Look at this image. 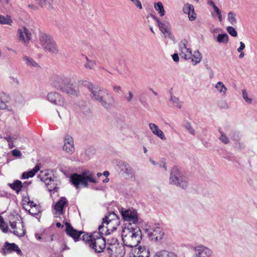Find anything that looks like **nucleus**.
<instances>
[{"label":"nucleus","instance_id":"1","mask_svg":"<svg viewBox=\"0 0 257 257\" xmlns=\"http://www.w3.org/2000/svg\"><path fill=\"white\" fill-rule=\"evenodd\" d=\"M114 212L110 213L109 215L103 218L102 224L98 226V232H94L93 234L84 235L82 236L90 249L96 253L102 252L106 246V242L104 234H106L112 225L115 223L118 225V220Z\"/></svg>","mask_w":257,"mask_h":257},{"label":"nucleus","instance_id":"2","mask_svg":"<svg viewBox=\"0 0 257 257\" xmlns=\"http://www.w3.org/2000/svg\"><path fill=\"white\" fill-rule=\"evenodd\" d=\"M87 88L90 92V97L93 101L98 102L105 108L109 109L114 104V99L109 92L97 85L88 83Z\"/></svg>","mask_w":257,"mask_h":257},{"label":"nucleus","instance_id":"3","mask_svg":"<svg viewBox=\"0 0 257 257\" xmlns=\"http://www.w3.org/2000/svg\"><path fill=\"white\" fill-rule=\"evenodd\" d=\"M50 85L60 92L69 95H77L78 90L73 87L70 76L65 74L55 75L50 78Z\"/></svg>","mask_w":257,"mask_h":257},{"label":"nucleus","instance_id":"4","mask_svg":"<svg viewBox=\"0 0 257 257\" xmlns=\"http://www.w3.org/2000/svg\"><path fill=\"white\" fill-rule=\"evenodd\" d=\"M122 240L125 246L134 247L139 244L142 239V232L137 224L126 223L121 233Z\"/></svg>","mask_w":257,"mask_h":257},{"label":"nucleus","instance_id":"5","mask_svg":"<svg viewBox=\"0 0 257 257\" xmlns=\"http://www.w3.org/2000/svg\"><path fill=\"white\" fill-rule=\"evenodd\" d=\"M70 181L76 189H79L80 186L87 188L88 183L97 184V178L95 174L89 170H84L81 174H72L70 176Z\"/></svg>","mask_w":257,"mask_h":257},{"label":"nucleus","instance_id":"6","mask_svg":"<svg viewBox=\"0 0 257 257\" xmlns=\"http://www.w3.org/2000/svg\"><path fill=\"white\" fill-rule=\"evenodd\" d=\"M39 43L44 50L51 54H57L58 49L52 37L47 34L41 33L39 37Z\"/></svg>","mask_w":257,"mask_h":257},{"label":"nucleus","instance_id":"7","mask_svg":"<svg viewBox=\"0 0 257 257\" xmlns=\"http://www.w3.org/2000/svg\"><path fill=\"white\" fill-rule=\"evenodd\" d=\"M169 180L171 184L184 189H186L188 185V178L176 167L171 170Z\"/></svg>","mask_w":257,"mask_h":257},{"label":"nucleus","instance_id":"8","mask_svg":"<svg viewBox=\"0 0 257 257\" xmlns=\"http://www.w3.org/2000/svg\"><path fill=\"white\" fill-rule=\"evenodd\" d=\"M46 98L47 100L51 103L62 107L61 110H57V112L60 117H61L60 111H61L63 114L67 113V101L64 97L60 93L55 91L50 92L47 94Z\"/></svg>","mask_w":257,"mask_h":257},{"label":"nucleus","instance_id":"9","mask_svg":"<svg viewBox=\"0 0 257 257\" xmlns=\"http://www.w3.org/2000/svg\"><path fill=\"white\" fill-rule=\"evenodd\" d=\"M10 225L13 229L11 232L15 235L19 237L23 236L26 232L24 229L23 222L20 220L18 218H15L13 217L10 221Z\"/></svg>","mask_w":257,"mask_h":257},{"label":"nucleus","instance_id":"10","mask_svg":"<svg viewBox=\"0 0 257 257\" xmlns=\"http://www.w3.org/2000/svg\"><path fill=\"white\" fill-rule=\"evenodd\" d=\"M121 214L125 221L129 222L132 225L137 224L138 222V215L137 211L133 208L124 209L120 211Z\"/></svg>","mask_w":257,"mask_h":257},{"label":"nucleus","instance_id":"11","mask_svg":"<svg viewBox=\"0 0 257 257\" xmlns=\"http://www.w3.org/2000/svg\"><path fill=\"white\" fill-rule=\"evenodd\" d=\"M192 251V257H210L213 253L211 249L203 245L195 246Z\"/></svg>","mask_w":257,"mask_h":257},{"label":"nucleus","instance_id":"12","mask_svg":"<svg viewBox=\"0 0 257 257\" xmlns=\"http://www.w3.org/2000/svg\"><path fill=\"white\" fill-rule=\"evenodd\" d=\"M150 237L155 241L161 240L164 234V232L159 225L155 224L147 229Z\"/></svg>","mask_w":257,"mask_h":257},{"label":"nucleus","instance_id":"13","mask_svg":"<svg viewBox=\"0 0 257 257\" xmlns=\"http://www.w3.org/2000/svg\"><path fill=\"white\" fill-rule=\"evenodd\" d=\"M188 42L186 39H183L179 44V54L182 58L185 60H190L192 55L191 49L187 47Z\"/></svg>","mask_w":257,"mask_h":257},{"label":"nucleus","instance_id":"14","mask_svg":"<svg viewBox=\"0 0 257 257\" xmlns=\"http://www.w3.org/2000/svg\"><path fill=\"white\" fill-rule=\"evenodd\" d=\"M19 40L27 45L31 39V33L29 29L24 27L18 29Z\"/></svg>","mask_w":257,"mask_h":257},{"label":"nucleus","instance_id":"15","mask_svg":"<svg viewBox=\"0 0 257 257\" xmlns=\"http://www.w3.org/2000/svg\"><path fill=\"white\" fill-rule=\"evenodd\" d=\"M160 31L163 34L165 38L169 37L171 34V25L170 23L167 21H159L157 23Z\"/></svg>","mask_w":257,"mask_h":257},{"label":"nucleus","instance_id":"16","mask_svg":"<svg viewBox=\"0 0 257 257\" xmlns=\"http://www.w3.org/2000/svg\"><path fill=\"white\" fill-rule=\"evenodd\" d=\"M64 144L63 146V150L69 154H72L74 151V147L73 138L69 135L64 137Z\"/></svg>","mask_w":257,"mask_h":257},{"label":"nucleus","instance_id":"17","mask_svg":"<svg viewBox=\"0 0 257 257\" xmlns=\"http://www.w3.org/2000/svg\"><path fill=\"white\" fill-rule=\"evenodd\" d=\"M150 251L145 246L135 248L130 254V257H149Z\"/></svg>","mask_w":257,"mask_h":257},{"label":"nucleus","instance_id":"18","mask_svg":"<svg viewBox=\"0 0 257 257\" xmlns=\"http://www.w3.org/2000/svg\"><path fill=\"white\" fill-rule=\"evenodd\" d=\"M3 250V253L4 254H6L7 253H11L13 251H16L18 254H21L22 252L18 245L14 243H10L8 242H5Z\"/></svg>","mask_w":257,"mask_h":257},{"label":"nucleus","instance_id":"19","mask_svg":"<svg viewBox=\"0 0 257 257\" xmlns=\"http://www.w3.org/2000/svg\"><path fill=\"white\" fill-rule=\"evenodd\" d=\"M66 232L69 236L73 238L75 240L77 239L82 233V232L74 229L68 222L65 223Z\"/></svg>","mask_w":257,"mask_h":257},{"label":"nucleus","instance_id":"20","mask_svg":"<svg viewBox=\"0 0 257 257\" xmlns=\"http://www.w3.org/2000/svg\"><path fill=\"white\" fill-rule=\"evenodd\" d=\"M183 11L188 15L189 20L192 21L196 19V14L194 13V6L189 4H186L183 8Z\"/></svg>","mask_w":257,"mask_h":257},{"label":"nucleus","instance_id":"21","mask_svg":"<svg viewBox=\"0 0 257 257\" xmlns=\"http://www.w3.org/2000/svg\"><path fill=\"white\" fill-rule=\"evenodd\" d=\"M149 126L150 129L154 135L157 136L162 140H166V138L165 137L164 133L160 129H159L157 125L154 123H150L149 124Z\"/></svg>","mask_w":257,"mask_h":257},{"label":"nucleus","instance_id":"22","mask_svg":"<svg viewBox=\"0 0 257 257\" xmlns=\"http://www.w3.org/2000/svg\"><path fill=\"white\" fill-rule=\"evenodd\" d=\"M68 201L65 197H61L55 205V209L57 211L58 214H62L63 213V208Z\"/></svg>","mask_w":257,"mask_h":257},{"label":"nucleus","instance_id":"23","mask_svg":"<svg viewBox=\"0 0 257 257\" xmlns=\"http://www.w3.org/2000/svg\"><path fill=\"white\" fill-rule=\"evenodd\" d=\"M202 58V56L201 53L198 50H196L192 54L190 59L191 60V62L193 65H196L201 62Z\"/></svg>","mask_w":257,"mask_h":257},{"label":"nucleus","instance_id":"24","mask_svg":"<svg viewBox=\"0 0 257 257\" xmlns=\"http://www.w3.org/2000/svg\"><path fill=\"white\" fill-rule=\"evenodd\" d=\"M8 185L12 189L15 191L17 194L20 192L23 187L22 182L18 180L14 181L13 183H9Z\"/></svg>","mask_w":257,"mask_h":257},{"label":"nucleus","instance_id":"25","mask_svg":"<svg viewBox=\"0 0 257 257\" xmlns=\"http://www.w3.org/2000/svg\"><path fill=\"white\" fill-rule=\"evenodd\" d=\"M52 176L51 173H49L48 171L41 172V180L45 183L46 184L49 185L52 181Z\"/></svg>","mask_w":257,"mask_h":257},{"label":"nucleus","instance_id":"26","mask_svg":"<svg viewBox=\"0 0 257 257\" xmlns=\"http://www.w3.org/2000/svg\"><path fill=\"white\" fill-rule=\"evenodd\" d=\"M40 170L39 165H36L35 168L30 171L24 172L22 175L21 179H25L33 177L35 174Z\"/></svg>","mask_w":257,"mask_h":257},{"label":"nucleus","instance_id":"27","mask_svg":"<svg viewBox=\"0 0 257 257\" xmlns=\"http://www.w3.org/2000/svg\"><path fill=\"white\" fill-rule=\"evenodd\" d=\"M154 257H178V256L174 252L163 250L157 252Z\"/></svg>","mask_w":257,"mask_h":257},{"label":"nucleus","instance_id":"28","mask_svg":"<svg viewBox=\"0 0 257 257\" xmlns=\"http://www.w3.org/2000/svg\"><path fill=\"white\" fill-rule=\"evenodd\" d=\"M23 60L27 66L29 67H38V64L32 58L24 55L23 56Z\"/></svg>","mask_w":257,"mask_h":257},{"label":"nucleus","instance_id":"29","mask_svg":"<svg viewBox=\"0 0 257 257\" xmlns=\"http://www.w3.org/2000/svg\"><path fill=\"white\" fill-rule=\"evenodd\" d=\"M154 8L158 13L160 17H163L165 15V11L162 2H159L154 4Z\"/></svg>","mask_w":257,"mask_h":257},{"label":"nucleus","instance_id":"30","mask_svg":"<svg viewBox=\"0 0 257 257\" xmlns=\"http://www.w3.org/2000/svg\"><path fill=\"white\" fill-rule=\"evenodd\" d=\"M122 169L127 175L131 177H134L135 176V172L133 168L127 163H123V168Z\"/></svg>","mask_w":257,"mask_h":257},{"label":"nucleus","instance_id":"31","mask_svg":"<svg viewBox=\"0 0 257 257\" xmlns=\"http://www.w3.org/2000/svg\"><path fill=\"white\" fill-rule=\"evenodd\" d=\"M35 2L38 6L43 8L47 6L51 7L53 4V0H35Z\"/></svg>","mask_w":257,"mask_h":257},{"label":"nucleus","instance_id":"32","mask_svg":"<svg viewBox=\"0 0 257 257\" xmlns=\"http://www.w3.org/2000/svg\"><path fill=\"white\" fill-rule=\"evenodd\" d=\"M215 88L220 93L224 95L226 94L227 91V88L221 81L218 82L215 84Z\"/></svg>","mask_w":257,"mask_h":257},{"label":"nucleus","instance_id":"33","mask_svg":"<svg viewBox=\"0 0 257 257\" xmlns=\"http://www.w3.org/2000/svg\"><path fill=\"white\" fill-rule=\"evenodd\" d=\"M13 22L10 16L0 15V23L2 25H8L12 26Z\"/></svg>","mask_w":257,"mask_h":257},{"label":"nucleus","instance_id":"34","mask_svg":"<svg viewBox=\"0 0 257 257\" xmlns=\"http://www.w3.org/2000/svg\"><path fill=\"white\" fill-rule=\"evenodd\" d=\"M183 126L190 134L193 136H195L196 135V131L193 128L192 124L190 122L188 121H186L183 124Z\"/></svg>","mask_w":257,"mask_h":257},{"label":"nucleus","instance_id":"35","mask_svg":"<svg viewBox=\"0 0 257 257\" xmlns=\"http://www.w3.org/2000/svg\"><path fill=\"white\" fill-rule=\"evenodd\" d=\"M218 131L220 134V136L218 138L219 141L224 144H228L230 143L229 139L226 135L221 130L220 128L218 129Z\"/></svg>","mask_w":257,"mask_h":257},{"label":"nucleus","instance_id":"36","mask_svg":"<svg viewBox=\"0 0 257 257\" xmlns=\"http://www.w3.org/2000/svg\"><path fill=\"white\" fill-rule=\"evenodd\" d=\"M19 136V134H15L13 136L9 135L5 138V139L8 142L9 145L11 148L14 147L13 145V141L14 140H16L18 138Z\"/></svg>","mask_w":257,"mask_h":257},{"label":"nucleus","instance_id":"37","mask_svg":"<svg viewBox=\"0 0 257 257\" xmlns=\"http://www.w3.org/2000/svg\"><path fill=\"white\" fill-rule=\"evenodd\" d=\"M227 19L229 22L232 25H234L237 23L236 15L233 12H230L228 14Z\"/></svg>","mask_w":257,"mask_h":257},{"label":"nucleus","instance_id":"38","mask_svg":"<svg viewBox=\"0 0 257 257\" xmlns=\"http://www.w3.org/2000/svg\"><path fill=\"white\" fill-rule=\"evenodd\" d=\"M86 62L84 65V67L87 69H92L96 64L95 61L88 59L87 57H86Z\"/></svg>","mask_w":257,"mask_h":257},{"label":"nucleus","instance_id":"39","mask_svg":"<svg viewBox=\"0 0 257 257\" xmlns=\"http://www.w3.org/2000/svg\"><path fill=\"white\" fill-rule=\"evenodd\" d=\"M217 40L219 43H227L228 41V36L226 34H219Z\"/></svg>","mask_w":257,"mask_h":257},{"label":"nucleus","instance_id":"40","mask_svg":"<svg viewBox=\"0 0 257 257\" xmlns=\"http://www.w3.org/2000/svg\"><path fill=\"white\" fill-rule=\"evenodd\" d=\"M170 100L175 104L178 108H181L182 103L180 101L178 97L171 95Z\"/></svg>","mask_w":257,"mask_h":257},{"label":"nucleus","instance_id":"41","mask_svg":"<svg viewBox=\"0 0 257 257\" xmlns=\"http://www.w3.org/2000/svg\"><path fill=\"white\" fill-rule=\"evenodd\" d=\"M0 228L4 232L8 231V226L4 221V218L0 215Z\"/></svg>","mask_w":257,"mask_h":257},{"label":"nucleus","instance_id":"42","mask_svg":"<svg viewBox=\"0 0 257 257\" xmlns=\"http://www.w3.org/2000/svg\"><path fill=\"white\" fill-rule=\"evenodd\" d=\"M227 32L232 37H235L237 35V33L235 29L231 27L228 26L226 28Z\"/></svg>","mask_w":257,"mask_h":257},{"label":"nucleus","instance_id":"43","mask_svg":"<svg viewBox=\"0 0 257 257\" xmlns=\"http://www.w3.org/2000/svg\"><path fill=\"white\" fill-rule=\"evenodd\" d=\"M14 97L15 101L19 103H21L24 101V98L22 94L20 93H15Z\"/></svg>","mask_w":257,"mask_h":257},{"label":"nucleus","instance_id":"44","mask_svg":"<svg viewBox=\"0 0 257 257\" xmlns=\"http://www.w3.org/2000/svg\"><path fill=\"white\" fill-rule=\"evenodd\" d=\"M242 97L246 101V102H247L248 103H251L252 102V99L248 97L247 93L246 92L245 90L242 89Z\"/></svg>","mask_w":257,"mask_h":257},{"label":"nucleus","instance_id":"45","mask_svg":"<svg viewBox=\"0 0 257 257\" xmlns=\"http://www.w3.org/2000/svg\"><path fill=\"white\" fill-rule=\"evenodd\" d=\"M241 135L238 132H234L232 135V138L235 141L238 142L240 139Z\"/></svg>","mask_w":257,"mask_h":257},{"label":"nucleus","instance_id":"46","mask_svg":"<svg viewBox=\"0 0 257 257\" xmlns=\"http://www.w3.org/2000/svg\"><path fill=\"white\" fill-rule=\"evenodd\" d=\"M133 97H134L133 93L131 91H129L128 92V96L127 95H125L124 96L125 99L128 102H130L131 101H132V100L133 99Z\"/></svg>","mask_w":257,"mask_h":257},{"label":"nucleus","instance_id":"47","mask_svg":"<svg viewBox=\"0 0 257 257\" xmlns=\"http://www.w3.org/2000/svg\"><path fill=\"white\" fill-rule=\"evenodd\" d=\"M136 7H137L139 9H142V5L140 1L139 0H131Z\"/></svg>","mask_w":257,"mask_h":257},{"label":"nucleus","instance_id":"48","mask_svg":"<svg viewBox=\"0 0 257 257\" xmlns=\"http://www.w3.org/2000/svg\"><path fill=\"white\" fill-rule=\"evenodd\" d=\"M12 154L15 157H21L22 155V154L21 152L17 149H15L12 151Z\"/></svg>","mask_w":257,"mask_h":257},{"label":"nucleus","instance_id":"49","mask_svg":"<svg viewBox=\"0 0 257 257\" xmlns=\"http://www.w3.org/2000/svg\"><path fill=\"white\" fill-rule=\"evenodd\" d=\"M113 91L117 93H119L121 91V88L120 86L115 85L113 86Z\"/></svg>","mask_w":257,"mask_h":257},{"label":"nucleus","instance_id":"50","mask_svg":"<svg viewBox=\"0 0 257 257\" xmlns=\"http://www.w3.org/2000/svg\"><path fill=\"white\" fill-rule=\"evenodd\" d=\"M239 47L237 49V51L242 50L243 51L245 48V44L242 42H240Z\"/></svg>","mask_w":257,"mask_h":257},{"label":"nucleus","instance_id":"51","mask_svg":"<svg viewBox=\"0 0 257 257\" xmlns=\"http://www.w3.org/2000/svg\"><path fill=\"white\" fill-rule=\"evenodd\" d=\"M10 78L12 80V83L16 85L19 84V80L17 78H15L14 77H10Z\"/></svg>","mask_w":257,"mask_h":257},{"label":"nucleus","instance_id":"52","mask_svg":"<svg viewBox=\"0 0 257 257\" xmlns=\"http://www.w3.org/2000/svg\"><path fill=\"white\" fill-rule=\"evenodd\" d=\"M172 59L175 62H177L179 60V58L178 54L177 53H175L173 55H172Z\"/></svg>","mask_w":257,"mask_h":257},{"label":"nucleus","instance_id":"53","mask_svg":"<svg viewBox=\"0 0 257 257\" xmlns=\"http://www.w3.org/2000/svg\"><path fill=\"white\" fill-rule=\"evenodd\" d=\"M28 7L34 11H37L38 9V7L35 6L34 5H32V4L28 5Z\"/></svg>","mask_w":257,"mask_h":257},{"label":"nucleus","instance_id":"54","mask_svg":"<svg viewBox=\"0 0 257 257\" xmlns=\"http://www.w3.org/2000/svg\"><path fill=\"white\" fill-rule=\"evenodd\" d=\"M159 167L160 168H163L165 169V170H167L166 164L164 161H162L160 164H159Z\"/></svg>","mask_w":257,"mask_h":257},{"label":"nucleus","instance_id":"55","mask_svg":"<svg viewBox=\"0 0 257 257\" xmlns=\"http://www.w3.org/2000/svg\"><path fill=\"white\" fill-rule=\"evenodd\" d=\"M237 51V52H238L239 53V55L238 56V58L239 59H242L244 57L245 54H244L243 51L240 50V51Z\"/></svg>","mask_w":257,"mask_h":257},{"label":"nucleus","instance_id":"56","mask_svg":"<svg viewBox=\"0 0 257 257\" xmlns=\"http://www.w3.org/2000/svg\"><path fill=\"white\" fill-rule=\"evenodd\" d=\"M150 17H151L154 21H155L157 23L158 22H159L160 19L157 17L155 16L154 15L150 14Z\"/></svg>","mask_w":257,"mask_h":257},{"label":"nucleus","instance_id":"57","mask_svg":"<svg viewBox=\"0 0 257 257\" xmlns=\"http://www.w3.org/2000/svg\"><path fill=\"white\" fill-rule=\"evenodd\" d=\"M208 3V5H210V6L212 7L213 9H214L215 7H216L217 6L215 5L214 3L211 1V0H209L207 2Z\"/></svg>","mask_w":257,"mask_h":257},{"label":"nucleus","instance_id":"58","mask_svg":"<svg viewBox=\"0 0 257 257\" xmlns=\"http://www.w3.org/2000/svg\"><path fill=\"white\" fill-rule=\"evenodd\" d=\"M6 107V104L3 101L0 100V109H4Z\"/></svg>","mask_w":257,"mask_h":257},{"label":"nucleus","instance_id":"59","mask_svg":"<svg viewBox=\"0 0 257 257\" xmlns=\"http://www.w3.org/2000/svg\"><path fill=\"white\" fill-rule=\"evenodd\" d=\"M39 211H34V209L32 208L29 210V212L30 214H33L34 215H37L39 213Z\"/></svg>","mask_w":257,"mask_h":257},{"label":"nucleus","instance_id":"60","mask_svg":"<svg viewBox=\"0 0 257 257\" xmlns=\"http://www.w3.org/2000/svg\"><path fill=\"white\" fill-rule=\"evenodd\" d=\"M213 10L214 12L216 13L217 15L221 14V11L217 7H215Z\"/></svg>","mask_w":257,"mask_h":257},{"label":"nucleus","instance_id":"61","mask_svg":"<svg viewBox=\"0 0 257 257\" xmlns=\"http://www.w3.org/2000/svg\"><path fill=\"white\" fill-rule=\"evenodd\" d=\"M28 204L30 206H34V207H37V205L36 204H34V202L33 201H29L28 202Z\"/></svg>","mask_w":257,"mask_h":257},{"label":"nucleus","instance_id":"62","mask_svg":"<svg viewBox=\"0 0 257 257\" xmlns=\"http://www.w3.org/2000/svg\"><path fill=\"white\" fill-rule=\"evenodd\" d=\"M102 173H97L96 174V177L97 178V180H99V178L100 177L102 176Z\"/></svg>","mask_w":257,"mask_h":257},{"label":"nucleus","instance_id":"63","mask_svg":"<svg viewBox=\"0 0 257 257\" xmlns=\"http://www.w3.org/2000/svg\"><path fill=\"white\" fill-rule=\"evenodd\" d=\"M103 174L105 176L107 177V176L109 175V173L108 171H104V172H103Z\"/></svg>","mask_w":257,"mask_h":257},{"label":"nucleus","instance_id":"64","mask_svg":"<svg viewBox=\"0 0 257 257\" xmlns=\"http://www.w3.org/2000/svg\"><path fill=\"white\" fill-rule=\"evenodd\" d=\"M218 16V20L220 22H221L222 21V16H221V14H220L219 15H217Z\"/></svg>","mask_w":257,"mask_h":257}]
</instances>
